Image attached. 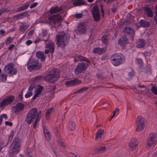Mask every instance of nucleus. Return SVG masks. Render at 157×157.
<instances>
[{
    "instance_id": "obj_13",
    "label": "nucleus",
    "mask_w": 157,
    "mask_h": 157,
    "mask_svg": "<svg viewBox=\"0 0 157 157\" xmlns=\"http://www.w3.org/2000/svg\"><path fill=\"white\" fill-rule=\"evenodd\" d=\"M93 17L95 21H98L100 19V15L98 7L95 6L92 10Z\"/></svg>"
},
{
    "instance_id": "obj_21",
    "label": "nucleus",
    "mask_w": 157,
    "mask_h": 157,
    "mask_svg": "<svg viewBox=\"0 0 157 157\" xmlns=\"http://www.w3.org/2000/svg\"><path fill=\"white\" fill-rule=\"evenodd\" d=\"M123 32L131 36H132L134 33V31L133 29L126 27L123 30Z\"/></svg>"
},
{
    "instance_id": "obj_25",
    "label": "nucleus",
    "mask_w": 157,
    "mask_h": 157,
    "mask_svg": "<svg viewBox=\"0 0 157 157\" xmlns=\"http://www.w3.org/2000/svg\"><path fill=\"white\" fill-rule=\"evenodd\" d=\"M106 50L105 48H94L93 52L95 53H98L101 54L104 53Z\"/></svg>"
},
{
    "instance_id": "obj_9",
    "label": "nucleus",
    "mask_w": 157,
    "mask_h": 157,
    "mask_svg": "<svg viewBox=\"0 0 157 157\" xmlns=\"http://www.w3.org/2000/svg\"><path fill=\"white\" fill-rule=\"evenodd\" d=\"M88 64L83 63H79L76 68L75 73L76 75H78L82 71L86 70Z\"/></svg>"
},
{
    "instance_id": "obj_46",
    "label": "nucleus",
    "mask_w": 157,
    "mask_h": 157,
    "mask_svg": "<svg viewBox=\"0 0 157 157\" xmlns=\"http://www.w3.org/2000/svg\"><path fill=\"white\" fill-rule=\"evenodd\" d=\"M118 109H116L113 112V114L111 117L110 119V121L114 117V116H115L116 113L117 112H118Z\"/></svg>"
},
{
    "instance_id": "obj_4",
    "label": "nucleus",
    "mask_w": 157,
    "mask_h": 157,
    "mask_svg": "<svg viewBox=\"0 0 157 157\" xmlns=\"http://www.w3.org/2000/svg\"><path fill=\"white\" fill-rule=\"evenodd\" d=\"M20 144L18 140H14L11 146V152H10V157H13V154H17L20 150Z\"/></svg>"
},
{
    "instance_id": "obj_37",
    "label": "nucleus",
    "mask_w": 157,
    "mask_h": 157,
    "mask_svg": "<svg viewBox=\"0 0 157 157\" xmlns=\"http://www.w3.org/2000/svg\"><path fill=\"white\" fill-rule=\"evenodd\" d=\"M84 2L82 0H78L74 2L73 3V5L75 6H79L83 4Z\"/></svg>"
},
{
    "instance_id": "obj_30",
    "label": "nucleus",
    "mask_w": 157,
    "mask_h": 157,
    "mask_svg": "<svg viewBox=\"0 0 157 157\" xmlns=\"http://www.w3.org/2000/svg\"><path fill=\"white\" fill-rule=\"evenodd\" d=\"M127 39L125 36L120 38L119 40V43L121 46H123L127 43Z\"/></svg>"
},
{
    "instance_id": "obj_44",
    "label": "nucleus",
    "mask_w": 157,
    "mask_h": 157,
    "mask_svg": "<svg viewBox=\"0 0 157 157\" xmlns=\"http://www.w3.org/2000/svg\"><path fill=\"white\" fill-rule=\"evenodd\" d=\"M34 33V31L33 30H31L29 33L28 35V38L30 39L33 36Z\"/></svg>"
},
{
    "instance_id": "obj_8",
    "label": "nucleus",
    "mask_w": 157,
    "mask_h": 157,
    "mask_svg": "<svg viewBox=\"0 0 157 157\" xmlns=\"http://www.w3.org/2000/svg\"><path fill=\"white\" fill-rule=\"evenodd\" d=\"M14 99V97L13 95H10L5 98L0 102V106L1 108H4L11 103Z\"/></svg>"
},
{
    "instance_id": "obj_5",
    "label": "nucleus",
    "mask_w": 157,
    "mask_h": 157,
    "mask_svg": "<svg viewBox=\"0 0 157 157\" xmlns=\"http://www.w3.org/2000/svg\"><path fill=\"white\" fill-rule=\"evenodd\" d=\"M37 113V110L35 108L32 109L29 112L25 120L28 124H29L34 121Z\"/></svg>"
},
{
    "instance_id": "obj_35",
    "label": "nucleus",
    "mask_w": 157,
    "mask_h": 157,
    "mask_svg": "<svg viewBox=\"0 0 157 157\" xmlns=\"http://www.w3.org/2000/svg\"><path fill=\"white\" fill-rule=\"evenodd\" d=\"M140 23L143 27H147L149 25V23L148 22L143 20H141L140 21Z\"/></svg>"
},
{
    "instance_id": "obj_49",
    "label": "nucleus",
    "mask_w": 157,
    "mask_h": 157,
    "mask_svg": "<svg viewBox=\"0 0 157 157\" xmlns=\"http://www.w3.org/2000/svg\"><path fill=\"white\" fill-rule=\"evenodd\" d=\"M75 17L77 18H80L82 17V13H78L75 14Z\"/></svg>"
},
{
    "instance_id": "obj_58",
    "label": "nucleus",
    "mask_w": 157,
    "mask_h": 157,
    "mask_svg": "<svg viewBox=\"0 0 157 157\" xmlns=\"http://www.w3.org/2000/svg\"><path fill=\"white\" fill-rule=\"evenodd\" d=\"M32 43V42L30 40H28L26 42V44L28 45H30Z\"/></svg>"
},
{
    "instance_id": "obj_50",
    "label": "nucleus",
    "mask_w": 157,
    "mask_h": 157,
    "mask_svg": "<svg viewBox=\"0 0 157 157\" xmlns=\"http://www.w3.org/2000/svg\"><path fill=\"white\" fill-rule=\"evenodd\" d=\"M37 4L38 3L37 2H35L33 3L30 6V8L32 9L35 7L37 5Z\"/></svg>"
},
{
    "instance_id": "obj_55",
    "label": "nucleus",
    "mask_w": 157,
    "mask_h": 157,
    "mask_svg": "<svg viewBox=\"0 0 157 157\" xmlns=\"http://www.w3.org/2000/svg\"><path fill=\"white\" fill-rule=\"evenodd\" d=\"M87 89V88L86 87H83L82 88L80 89V90L81 91V93L84 92Z\"/></svg>"
},
{
    "instance_id": "obj_47",
    "label": "nucleus",
    "mask_w": 157,
    "mask_h": 157,
    "mask_svg": "<svg viewBox=\"0 0 157 157\" xmlns=\"http://www.w3.org/2000/svg\"><path fill=\"white\" fill-rule=\"evenodd\" d=\"M136 62L139 65H141L142 63V60L140 59H136Z\"/></svg>"
},
{
    "instance_id": "obj_19",
    "label": "nucleus",
    "mask_w": 157,
    "mask_h": 157,
    "mask_svg": "<svg viewBox=\"0 0 157 157\" xmlns=\"http://www.w3.org/2000/svg\"><path fill=\"white\" fill-rule=\"evenodd\" d=\"M137 144L138 142L135 139H132L128 145L129 149L132 151H133L136 149Z\"/></svg>"
},
{
    "instance_id": "obj_22",
    "label": "nucleus",
    "mask_w": 157,
    "mask_h": 157,
    "mask_svg": "<svg viewBox=\"0 0 157 157\" xmlns=\"http://www.w3.org/2000/svg\"><path fill=\"white\" fill-rule=\"evenodd\" d=\"M42 77L40 76H38L32 78L30 80L31 84H33L35 86V84H36L40 82Z\"/></svg>"
},
{
    "instance_id": "obj_16",
    "label": "nucleus",
    "mask_w": 157,
    "mask_h": 157,
    "mask_svg": "<svg viewBox=\"0 0 157 157\" xmlns=\"http://www.w3.org/2000/svg\"><path fill=\"white\" fill-rule=\"evenodd\" d=\"M24 105L23 104L19 103L15 106L12 108L13 110L16 114H18L24 109Z\"/></svg>"
},
{
    "instance_id": "obj_11",
    "label": "nucleus",
    "mask_w": 157,
    "mask_h": 157,
    "mask_svg": "<svg viewBox=\"0 0 157 157\" xmlns=\"http://www.w3.org/2000/svg\"><path fill=\"white\" fill-rule=\"evenodd\" d=\"M86 25L85 23H81L78 25V29L75 31L77 35H80L85 34L86 33Z\"/></svg>"
},
{
    "instance_id": "obj_42",
    "label": "nucleus",
    "mask_w": 157,
    "mask_h": 157,
    "mask_svg": "<svg viewBox=\"0 0 157 157\" xmlns=\"http://www.w3.org/2000/svg\"><path fill=\"white\" fill-rule=\"evenodd\" d=\"M7 78V75L4 74L1 75L0 77L1 80L3 82L5 81L6 80Z\"/></svg>"
},
{
    "instance_id": "obj_17",
    "label": "nucleus",
    "mask_w": 157,
    "mask_h": 157,
    "mask_svg": "<svg viewBox=\"0 0 157 157\" xmlns=\"http://www.w3.org/2000/svg\"><path fill=\"white\" fill-rule=\"evenodd\" d=\"M62 17L59 14L53 15L49 17V19L52 21L53 23L55 24L56 22L60 21L62 19Z\"/></svg>"
},
{
    "instance_id": "obj_36",
    "label": "nucleus",
    "mask_w": 157,
    "mask_h": 157,
    "mask_svg": "<svg viewBox=\"0 0 157 157\" xmlns=\"http://www.w3.org/2000/svg\"><path fill=\"white\" fill-rule=\"evenodd\" d=\"M28 25L26 24L22 25L20 27V32L23 33L25 31L28 29Z\"/></svg>"
},
{
    "instance_id": "obj_39",
    "label": "nucleus",
    "mask_w": 157,
    "mask_h": 157,
    "mask_svg": "<svg viewBox=\"0 0 157 157\" xmlns=\"http://www.w3.org/2000/svg\"><path fill=\"white\" fill-rule=\"evenodd\" d=\"M145 13L148 16L150 17H151L153 15L152 11L147 8H145Z\"/></svg>"
},
{
    "instance_id": "obj_54",
    "label": "nucleus",
    "mask_w": 157,
    "mask_h": 157,
    "mask_svg": "<svg viewBox=\"0 0 157 157\" xmlns=\"http://www.w3.org/2000/svg\"><path fill=\"white\" fill-rule=\"evenodd\" d=\"M155 13H156V16L155 17V20L156 21V23H157V5L155 7Z\"/></svg>"
},
{
    "instance_id": "obj_7",
    "label": "nucleus",
    "mask_w": 157,
    "mask_h": 157,
    "mask_svg": "<svg viewBox=\"0 0 157 157\" xmlns=\"http://www.w3.org/2000/svg\"><path fill=\"white\" fill-rule=\"evenodd\" d=\"M4 70L6 74L9 75L10 77L16 74L17 72V70L13 68V64L12 63L7 64L4 67Z\"/></svg>"
},
{
    "instance_id": "obj_40",
    "label": "nucleus",
    "mask_w": 157,
    "mask_h": 157,
    "mask_svg": "<svg viewBox=\"0 0 157 157\" xmlns=\"http://www.w3.org/2000/svg\"><path fill=\"white\" fill-rule=\"evenodd\" d=\"M4 118L6 119L7 118V116L6 114H2L0 116V125L2 123V121L3 120V119Z\"/></svg>"
},
{
    "instance_id": "obj_3",
    "label": "nucleus",
    "mask_w": 157,
    "mask_h": 157,
    "mask_svg": "<svg viewBox=\"0 0 157 157\" xmlns=\"http://www.w3.org/2000/svg\"><path fill=\"white\" fill-rule=\"evenodd\" d=\"M59 77V72L58 70L53 69L50 72V73L48 75L46 79L51 83H53L56 81Z\"/></svg>"
},
{
    "instance_id": "obj_51",
    "label": "nucleus",
    "mask_w": 157,
    "mask_h": 157,
    "mask_svg": "<svg viewBox=\"0 0 157 157\" xmlns=\"http://www.w3.org/2000/svg\"><path fill=\"white\" fill-rule=\"evenodd\" d=\"M138 86L139 87H140V88H144V89L145 90V91H146V92L147 93V92L148 91V89H147V88H146L144 87V85H138Z\"/></svg>"
},
{
    "instance_id": "obj_26",
    "label": "nucleus",
    "mask_w": 157,
    "mask_h": 157,
    "mask_svg": "<svg viewBox=\"0 0 157 157\" xmlns=\"http://www.w3.org/2000/svg\"><path fill=\"white\" fill-rule=\"evenodd\" d=\"M67 127L68 130L73 131L75 128V123L72 121H70L67 124Z\"/></svg>"
},
{
    "instance_id": "obj_6",
    "label": "nucleus",
    "mask_w": 157,
    "mask_h": 157,
    "mask_svg": "<svg viewBox=\"0 0 157 157\" xmlns=\"http://www.w3.org/2000/svg\"><path fill=\"white\" fill-rule=\"evenodd\" d=\"M145 120L141 116H139L137 118L136 122V131L137 132L141 131L144 129L145 127Z\"/></svg>"
},
{
    "instance_id": "obj_31",
    "label": "nucleus",
    "mask_w": 157,
    "mask_h": 157,
    "mask_svg": "<svg viewBox=\"0 0 157 157\" xmlns=\"http://www.w3.org/2000/svg\"><path fill=\"white\" fill-rule=\"evenodd\" d=\"M62 10V8L58 6H55L51 8L49 12L53 13L58 12Z\"/></svg>"
},
{
    "instance_id": "obj_12",
    "label": "nucleus",
    "mask_w": 157,
    "mask_h": 157,
    "mask_svg": "<svg viewBox=\"0 0 157 157\" xmlns=\"http://www.w3.org/2000/svg\"><path fill=\"white\" fill-rule=\"evenodd\" d=\"M41 66V64L38 62V60L33 61L32 65L28 64L27 67L29 70L32 71L33 70H38Z\"/></svg>"
},
{
    "instance_id": "obj_63",
    "label": "nucleus",
    "mask_w": 157,
    "mask_h": 157,
    "mask_svg": "<svg viewBox=\"0 0 157 157\" xmlns=\"http://www.w3.org/2000/svg\"><path fill=\"white\" fill-rule=\"evenodd\" d=\"M40 40V39H37L34 42L36 43H37L39 42Z\"/></svg>"
},
{
    "instance_id": "obj_60",
    "label": "nucleus",
    "mask_w": 157,
    "mask_h": 157,
    "mask_svg": "<svg viewBox=\"0 0 157 157\" xmlns=\"http://www.w3.org/2000/svg\"><path fill=\"white\" fill-rule=\"evenodd\" d=\"M60 144L62 147H65V145L63 142H60Z\"/></svg>"
},
{
    "instance_id": "obj_28",
    "label": "nucleus",
    "mask_w": 157,
    "mask_h": 157,
    "mask_svg": "<svg viewBox=\"0 0 157 157\" xmlns=\"http://www.w3.org/2000/svg\"><path fill=\"white\" fill-rule=\"evenodd\" d=\"M145 45V43L144 41L143 40L140 39L136 42V46L137 48H142Z\"/></svg>"
},
{
    "instance_id": "obj_20",
    "label": "nucleus",
    "mask_w": 157,
    "mask_h": 157,
    "mask_svg": "<svg viewBox=\"0 0 157 157\" xmlns=\"http://www.w3.org/2000/svg\"><path fill=\"white\" fill-rule=\"evenodd\" d=\"M104 133V130H98L96 135L95 140L98 141H99L102 139H103Z\"/></svg>"
},
{
    "instance_id": "obj_56",
    "label": "nucleus",
    "mask_w": 157,
    "mask_h": 157,
    "mask_svg": "<svg viewBox=\"0 0 157 157\" xmlns=\"http://www.w3.org/2000/svg\"><path fill=\"white\" fill-rule=\"evenodd\" d=\"M5 124L7 125H9L10 126H11L12 125V122H9L7 121H6L5 122Z\"/></svg>"
},
{
    "instance_id": "obj_24",
    "label": "nucleus",
    "mask_w": 157,
    "mask_h": 157,
    "mask_svg": "<svg viewBox=\"0 0 157 157\" xmlns=\"http://www.w3.org/2000/svg\"><path fill=\"white\" fill-rule=\"evenodd\" d=\"M43 130L44 136L46 140H48L50 139L51 136L47 129L46 127H43Z\"/></svg>"
},
{
    "instance_id": "obj_62",
    "label": "nucleus",
    "mask_w": 157,
    "mask_h": 157,
    "mask_svg": "<svg viewBox=\"0 0 157 157\" xmlns=\"http://www.w3.org/2000/svg\"><path fill=\"white\" fill-rule=\"evenodd\" d=\"M13 136L12 135H10L9 136V140H11L13 138Z\"/></svg>"
},
{
    "instance_id": "obj_14",
    "label": "nucleus",
    "mask_w": 157,
    "mask_h": 157,
    "mask_svg": "<svg viewBox=\"0 0 157 157\" xmlns=\"http://www.w3.org/2000/svg\"><path fill=\"white\" fill-rule=\"evenodd\" d=\"M44 90L43 86L37 85L34 90V94L32 98L35 99L37 97L42 93Z\"/></svg>"
},
{
    "instance_id": "obj_32",
    "label": "nucleus",
    "mask_w": 157,
    "mask_h": 157,
    "mask_svg": "<svg viewBox=\"0 0 157 157\" xmlns=\"http://www.w3.org/2000/svg\"><path fill=\"white\" fill-rule=\"evenodd\" d=\"M41 112H39L38 114V115L37 116L36 118V120L35 121V123L34 124L33 127L34 128H35L36 126L38 125V123L40 120V115L41 114Z\"/></svg>"
},
{
    "instance_id": "obj_43",
    "label": "nucleus",
    "mask_w": 157,
    "mask_h": 157,
    "mask_svg": "<svg viewBox=\"0 0 157 157\" xmlns=\"http://www.w3.org/2000/svg\"><path fill=\"white\" fill-rule=\"evenodd\" d=\"M107 37V36L106 35L103 36L102 37V41L105 44H107L108 40Z\"/></svg>"
},
{
    "instance_id": "obj_48",
    "label": "nucleus",
    "mask_w": 157,
    "mask_h": 157,
    "mask_svg": "<svg viewBox=\"0 0 157 157\" xmlns=\"http://www.w3.org/2000/svg\"><path fill=\"white\" fill-rule=\"evenodd\" d=\"M5 145L3 144V142L2 140L0 139V151H1L2 147Z\"/></svg>"
},
{
    "instance_id": "obj_2",
    "label": "nucleus",
    "mask_w": 157,
    "mask_h": 157,
    "mask_svg": "<svg viewBox=\"0 0 157 157\" xmlns=\"http://www.w3.org/2000/svg\"><path fill=\"white\" fill-rule=\"evenodd\" d=\"M67 38L63 32L58 33L56 36V44L60 48H64L66 44Z\"/></svg>"
},
{
    "instance_id": "obj_1",
    "label": "nucleus",
    "mask_w": 157,
    "mask_h": 157,
    "mask_svg": "<svg viewBox=\"0 0 157 157\" xmlns=\"http://www.w3.org/2000/svg\"><path fill=\"white\" fill-rule=\"evenodd\" d=\"M110 59L113 64L117 66L124 62L125 58L123 55L120 53H115L111 56Z\"/></svg>"
},
{
    "instance_id": "obj_57",
    "label": "nucleus",
    "mask_w": 157,
    "mask_h": 157,
    "mask_svg": "<svg viewBox=\"0 0 157 157\" xmlns=\"http://www.w3.org/2000/svg\"><path fill=\"white\" fill-rule=\"evenodd\" d=\"M133 75L134 72L133 71H132L131 72H129L128 74V76L130 77L132 76Z\"/></svg>"
},
{
    "instance_id": "obj_10",
    "label": "nucleus",
    "mask_w": 157,
    "mask_h": 157,
    "mask_svg": "<svg viewBox=\"0 0 157 157\" xmlns=\"http://www.w3.org/2000/svg\"><path fill=\"white\" fill-rule=\"evenodd\" d=\"M155 140H157V135L154 133H150L147 143V147L148 148H150Z\"/></svg>"
},
{
    "instance_id": "obj_38",
    "label": "nucleus",
    "mask_w": 157,
    "mask_h": 157,
    "mask_svg": "<svg viewBox=\"0 0 157 157\" xmlns=\"http://www.w3.org/2000/svg\"><path fill=\"white\" fill-rule=\"evenodd\" d=\"M77 57L78 61H86L87 63L88 64H90V62L89 59H86L85 57H83L82 56L79 55L78 56H77Z\"/></svg>"
},
{
    "instance_id": "obj_29",
    "label": "nucleus",
    "mask_w": 157,
    "mask_h": 157,
    "mask_svg": "<svg viewBox=\"0 0 157 157\" xmlns=\"http://www.w3.org/2000/svg\"><path fill=\"white\" fill-rule=\"evenodd\" d=\"M53 112V108H50L48 109L45 113V118L48 121L50 119V115Z\"/></svg>"
},
{
    "instance_id": "obj_23",
    "label": "nucleus",
    "mask_w": 157,
    "mask_h": 157,
    "mask_svg": "<svg viewBox=\"0 0 157 157\" xmlns=\"http://www.w3.org/2000/svg\"><path fill=\"white\" fill-rule=\"evenodd\" d=\"M34 87V86L33 84H31L28 89V92L25 94V97L26 98H28L31 97L33 94L32 92L33 90Z\"/></svg>"
},
{
    "instance_id": "obj_34",
    "label": "nucleus",
    "mask_w": 157,
    "mask_h": 157,
    "mask_svg": "<svg viewBox=\"0 0 157 157\" xmlns=\"http://www.w3.org/2000/svg\"><path fill=\"white\" fill-rule=\"evenodd\" d=\"M42 36H43L42 38L44 41L47 40L49 37L47 31L46 30H42Z\"/></svg>"
},
{
    "instance_id": "obj_33",
    "label": "nucleus",
    "mask_w": 157,
    "mask_h": 157,
    "mask_svg": "<svg viewBox=\"0 0 157 157\" xmlns=\"http://www.w3.org/2000/svg\"><path fill=\"white\" fill-rule=\"evenodd\" d=\"M29 6V3H28L19 7L17 10L18 12L21 11L26 10Z\"/></svg>"
},
{
    "instance_id": "obj_15",
    "label": "nucleus",
    "mask_w": 157,
    "mask_h": 157,
    "mask_svg": "<svg viewBox=\"0 0 157 157\" xmlns=\"http://www.w3.org/2000/svg\"><path fill=\"white\" fill-rule=\"evenodd\" d=\"M46 44V47L45 52L46 54H48L50 52L52 53L54 52V43L53 42L49 41L48 42V43Z\"/></svg>"
},
{
    "instance_id": "obj_52",
    "label": "nucleus",
    "mask_w": 157,
    "mask_h": 157,
    "mask_svg": "<svg viewBox=\"0 0 157 157\" xmlns=\"http://www.w3.org/2000/svg\"><path fill=\"white\" fill-rule=\"evenodd\" d=\"M105 147H100L98 148V151H103L105 150Z\"/></svg>"
},
{
    "instance_id": "obj_27",
    "label": "nucleus",
    "mask_w": 157,
    "mask_h": 157,
    "mask_svg": "<svg viewBox=\"0 0 157 157\" xmlns=\"http://www.w3.org/2000/svg\"><path fill=\"white\" fill-rule=\"evenodd\" d=\"M36 57L39 59H40L41 61H43L45 58V56L43 52L39 51L36 53Z\"/></svg>"
},
{
    "instance_id": "obj_64",
    "label": "nucleus",
    "mask_w": 157,
    "mask_h": 157,
    "mask_svg": "<svg viewBox=\"0 0 157 157\" xmlns=\"http://www.w3.org/2000/svg\"><path fill=\"white\" fill-rule=\"evenodd\" d=\"M81 93L80 89L74 92V94H77Z\"/></svg>"
},
{
    "instance_id": "obj_45",
    "label": "nucleus",
    "mask_w": 157,
    "mask_h": 157,
    "mask_svg": "<svg viewBox=\"0 0 157 157\" xmlns=\"http://www.w3.org/2000/svg\"><path fill=\"white\" fill-rule=\"evenodd\" d=\"M13 40V39L12 38L9 37L6 40V44H9Z\"/></svg>"
},
{
    "instance_id": "obj_59",
    "label": "nucleus",
    "mask_w": 157,
    "mask_h": 157,
    "mask_svg": "<svg viewBox=\"0 0 157 157\" xmlns=\"http://www.w3.org/2000/svg\"><path fill=\"white\" fill-rule=\"evenodd\" d=\"M14 45L13 44H11L10 46L8 48V49L9 50H10L12 49L13 47H14Z\"/></svg>"
},
{
    "instance_id": "obj_18",
    "label": "nucleus",
    "mask_w": 157,
    "mask_h": 157,
    "mask_svg": "<svg viewBox=\"0 0 157 157\" xmlns=\"http://www.w3.org/2000/svg\"><path fill=\"white\" fill-rule=\"evenodd\" d=\"M81 81L78 79H75L73 80H69L66 82V85L67 86H72L79 84Z\"/></svg>"
},
{
    "instance_id": "obj_53",
    "label": "nucleus",
    "mask_w": 157,
    "mask_h": 157,
    "mask_svg": "<svg viewBox=\"0 0 157 157\" xmlns=\"http://www.w3.org/2000/svg\"><path fill=\"white\" fill-rule=\"evenodd\" d=\"M100 6H101V13H102V17H104V10H103V6L102 5H100Z\"/></svg>"
},
{
    "instance_id": "obj_41",
    "label": "nucleus",
    "mask_w": 157,
    "mask_h": 157,
    "mask_svg": "<svg viewBox=\"0 0 157 157\" xmlns=\"http://www.w3.org/2000/svg\"><path fill=\"white\" fill-rule=\"evenodd\" d=\"M151 91L155 95L157 94V88L155 86H152L151 87Z\"/></svg>"
},
{
    "instance_id": "obj_61",
    "label": "nucleus",
    "mask_w": 157,
    "mask_h": 157,
    "mask_svg": "<svg viewBox=\"0 0 157 157\" xmlns=\"http://www.w3.org/2000/svg\"><path fill=\"white\" fill-rule=\"evenodd\" d=\"M5 33V31L3 30H0V34L1 35H3Z\"/></svg>"
}]
</instances>
